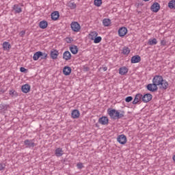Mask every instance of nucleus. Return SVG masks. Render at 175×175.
Wrapping results in <instances>:
<instances>
[{
    "label": "nucleus",
    "instance_id": "obj_1",
    "mask_svg": "<svg viewBox=\"0 0 175 175\" xmlns=\"http://www.w3.org/2000/svg\"><path fill=\"white\" fill-rule=\"evenodd\" d=\"M152 81V83H149L146 85V90L150 92H157L158 91V87L163 81V77L161 75H155Z\"/></svg>",
    "mask_w": 175,
    "mask_h": 175
},
{
    "label": "nucleus",
    "instance_id": "obj_2",
    "mask_svg": "<svg viewBox=\"0 0 175 175\" xmlns=\"http://www.w3.org/2000/svg\"><path fill=\"white\" fill-rule=\"evenodd\" d=\"M143 102V94L141 93H137L134 98L132 103L133 105H140Z\"/></svg>",
    "mask_w": 175,
    "mask_h": 175
},
{
    "label": "nucleus",
    "instance_id": "obj_3",
    "mask_svg": "<svg viewBox=\"0 0 175 175\" xmlns=\"http://www.w3.org/2000/svg\"><path fill=\"white\" fill-rule=\"evenodd\" d=\"M117 142L118 143H119V144H122V146H124V144H126V142H128V139L125 135L121 134L117 137Z\"/></svg>",
    "mask_w": 175,
    "mask_h": 175
},
{
    "label": "nucleus",
    "instance_id": "obj_4",
    "mask_svg": "<svg viewBox=\"0 0 175 175\" xmlns=\"http://www.w3.org/2000/svg\"><path fill=\"white\" fill-rule=\"evenodd\" d=\"M24 144L25 146V148H33L36 146L35 142H33V139H26L24 141Z\"/></svg>",
    "mask_w": 175,
    "mask_h": 175
},
{
    "label": "nucleus",
    "instance_id": "obj_5",
    "mask_svg": "<svg viewBox=\"0 0 175 175\" xmlns=\"http://www.w3.org/2000/svg\"><path fill=\"white\" fill-rule=\"evenodd\" d=\"M142 98L144 103H148V102H150L152 99V94L150 93H145L142 94Z\"/></svg>",
    "mask_w": 175,
    "mask_h": 175
},
{
    "label": "nucleus",
    "instance_id": "obj_6",
    "mask_svg": "<svg viewBox=\"0 0 175 175\" xmlns=\"http://www.w3.org/2000/svg\"><path fill=\"white\" fill-rule=\"evenodd\" d=\"M160 10L161 5H159L158 2H154L150 7V10L153 12V13H158Z\"/></svg>",
    "mask_w": 175,
    "mask_h": 175
},
{
    "label": "nucleus",
    "instance_id": "obj_7",
    "mask_svg": "<svg viewBox=\"0 0 175 175\" xmlns=\"http://www.w3.org/2000/svg\"><path fill=\"white\" fill-rule=\"evenodd\" d=\"M70 27L74 32H79L81 28L80 24H79L77 22H72Z\"/></svg>",
    "mask_w": 175,
    "mask_h": 175
},
{
    "label": "nucleus",
    "instance_id": "obj_8",
    "mask_svg": "<svg viewBox=\"0 0 175 175\" xmlns=\"http://www.w3.org/2000/svg\"><path fill=\"white\" fill-rule=\"evenodd\" d=\"M118 33L120 38H124L128 33V29L125 27H122L118 29Z\"/></svg>",
    "mask_w": 175,
    "mask_h": 175
},
{
    "label": "nucleus",
    "instance_id": "obj_9",
    "mask_svg": "<svg viewBox=\"0 0 175 175\" xmlns=\"http://www.w3.org/2000/svg\"><path fill=\"white\" fill-rule=\"evenodd\" d=\"M117 109L113 108L107 109V114L111 118V120H116V113Z\"/></svg>",
    "mask_w": 175,
    "mask_h": 175
},
{
    "label": "nucleus",
    "instance_id": "obj_10",
    "mask_svg": "<svg viewBox=\"0 0 175 175\" xmlns=\"http://www.w3.org/2000/svg\"><path fill=\"white\" fill-rule=\"evenodd\" d=\"M159 88L162 91H165V90L169 88V83L166 81V79H163L161 84L159 85Z\"/></svg>",
    "mask_w": 175,
    "mask_h": 175
},
{
    "label": "nucleus",
    "instance_id": "obj_11",
    "mask_svg": "<svg viewBox=\"0 0 175 175\" xmlns=\"http://www.w3.org/2000/svg\"><path fill=\"white\" fill-rule=\"evenodd\" d=\"M123 117H125V111L116 110L115 120H121Z\"/></svg>",
    "mask_w": 175,
    "mask_h": 175
},
{
    "label": "nucleus",
    "instance_id": "obj_12",
    "mask_svg": "<svg viewBox=\"0 0 175 175\" xmlns=\"http://www.w3.org/2000/svg\"><path fill=\"white\" fill-rule=\"evenodd\" d=\"M98 122L101 125H109V118L107 116H102L98 118Z\"/></svg>",
    "mask_w": 175,
    "mask_h": 175
},
{
    "label": "nucleus",
    "instance_id": "obj_13",
    "mask_svg": "<svg viewBox=\"0 0 175 175\" xmlns=\"http://www.w3.org/2000/svg\"><path fill=\"white\" fill-rule=\"evenodd\" d=\"M21 91L23 92V94H28V92L31 91V85H29L28 83L23 85L21 86Z\"/></svg>",
    "mask_w": 175,
    "mask_h": 175
},
{
    "label": "nucleus",
    "instance_id": "obj_14",
    "mask_svg": "<svg viewBox=\"0 0 175 175\" xmlns=\"http://www.w3.org/2000/svg\"><path fill=\"white\" fill-rule=\"evenodd\" d=\"M142 61V57L139 55H134L131 57V64H139Z\"/></svg>",
    "mask_w": 175,
    "mask_h": 175
},
{
    "label": "nucleus",
    "instance_id": "obj_15",
    "mask_svg": "<svg viewBox=\"0 0 175 175\" xmlns=\"http://www.w3.org/2000/svg\"><path fill=\"white\" fill-rule=\"evenodd\" d=\"M50 55L52 59H57V58H58V55H59V52H58L57 49H53L51 51Z\"/></svg>",
    "mask_w": 175,
    "mask_h": 175
},
{
    "label": "nucleus",
    "instance_id": "obj_16",
    "mask_svg": "<svg viewBox=\"0 0 175 175\" xmlns=\"http://www.w3.org/2000/svg\"><path fill=\"white\" fill-rule=\"evenodd\" d=\"M63 59H65V61H69L72 59V54L70 52H69V51H66L63 53Z\"/></svg>",
    "mask_w": 175,
    "mask_h": 175
},
{
    "label": "nucleus",
    "instance_id": "obj_17",
    "mask_svg": "<svg viewBox=\"0 0 175 175\" xmlns=\"http://www.w3.org/2000/svg\"><path fill=\"white\" fill-rule=\"evenodd\" d=\"M72 73V68L70 66H66L63 68V74L64 76H69Z\"/></svg>",
    "mask_w": 175,
    "mask_h": 175
},
{
    "label": "nucleus",
    "instance_id": "obj_18",
    "mask_svg": "<svg viewBox=\"0 0 175 175\" xmlns=\"http://www.w3.org/2000/svg\"><path fill=\"white\" fill-rule=\"evenodd\" d=\"M12 10H14L15 14H20L23 12V8L18 4H14L12 7Z\"/></svg>",
    "mask_w": 175,
    "mask_h": 175
},
{
    "label": "nucleus",
    "instance_id": "obj_19",
    "mask_svg": "<svg viewBox=\"0 0 175 175\" xmlns=\"http://www.w3.org/2000/svg\"><path fill=\"white\" fill-rule=\"evenodd\" d=\"M51 20L53 21H57L59 18V12L58 11H55L51 13Z\"/></svg>",
    "mask_w": 175,
    "mask_h": 175
},
{
    "label": "nucleus",
    "instance_id": "obj_20",
    "mask_svg": "<svg viewBox=\"0 0 175 175\" xmlns=\"http://www.w3.org/2000/svg\"><path fill=\"white\" fill-rule=\"evenodd\" d=\"M38 26L41 29H46L49 27V23L46 21H41Z\"/></svg>",
    "mask_w": 175,
    "mask_h": 175
},
{
    "label": "nucleus",
    "instance_id": "obj_21",
    "mask_svg": "<svg viewBox=\"0 0 175 175\" xmlns=\"http://www.w3.org/2000/svg\"><path fill=\"white\" fill-rule=\"evenodd\" d=\"M72 118L77 119L80 117V111L78 109H73L71 113Z\"/></svg>",
    "mask_w": 175,
    "mask_h": 175
},
{
    "label": "nucleus",
    "instance_id": "obj_22",
    "mask_svg": "<svg viewBox=\"0 0 175 175\" xmlns=\"http://www.w3.org/2000/svg\"><path fill=\"white\" fill-rule=\"evenodd\" d=\"M2 46L4 51H9V50L12 49V45L10 44V43H9V42H3Z\"/></svg>",
    "mask_w": 175,
    "mask_h": 175
},
{
    "label": "nucleus",
    "instance_id": "obj_23",
    "mask_svg": "<svg viewBox=\"0 0 175 175\" xmlns=\"http://www.w3.org/2000/svg\"><path fill=\"white\" fill-rule=\"evenodd\" d=\"M70 51H71L72 54L76 55V54L79 53V47H77V46L76 45L72 44L70 46Z\"/></svg>",
    "mask_w": 175,
    "mask_h": 175
},
{
    "label": "nucleus",
    "instance_id": "obj_24",
    "mask_svg": "<svg viewBox=\"0 0 175 175\" xmlns=\"http://www.w3.org/2000/svg\"><path fill=\"white\" fill-rule=\"evenodd\" d=\"M128 71H129L128 68L125 66H122L119 68V74H120L121 76H124L126 75V73H128Z\"/></svg>",
    "mask_w": 175,
    "mask_h": 175
},
{
    "label": "nucleus",
    "instance_id": "obj_25",
    "mask_svg": "<svg viewBox=\"0 0 175 175\" xmlns=\"http://www.w3.org/2000/svg\"><path fill=\"white\" fill-rule=\"evenodd\" d=\"M42 55H43V52L42 51L36 52L33 56V61H38V59H39Z\"/></svg>",
    "mask_w": 175,
    "mask_h": 175
},
{
    "label": "nucleus",
    "instance_id": "obj_26",
    "mask_svg": "<svg viewBox=\"0 0 175 175\" xmlns=\"http://www.w3.org/2000/svg\"><path fill=\"white\" fill-rule=\"evenodd\" d=\"M55 154L56 157H62V155H64V150H62V148H57L55 150Z\"/></svg>",
    "mask_w": 175,
    "mask_h": 175
},
{
    "label": "nucleus",
    "instance_id": "obj_27",
    "mask_svg": "<svg viewBox=\"0 0 175 175\" xmlns=\"http://www.w3.org/2000/svg\"><path fill=\"white\" fill-rule=\"evenodd\" d=\"M103 25L104 27H110L111 25V20L110 18H104L103 20Z\"/></svg>",
    "mask_w": 175,
    "mask_h": 175
},
{
    "label": "nucleus",
    "instance_id": "obj_28",
    "mask_svg": "<svg viewBox=\"0 0 175 175\" xmlns=\"http://www.w3.org/2000/svg\"><path fill=\"white\" fill-rule=\"evenodd\" d=\"M9 95L11 98H17L18 96V93L14 90V89H12L9 91Z\"/></svg>",
    "mask_w": 175,
    "mask_h": 175
},
{
    "label": "nucleus",
    "instance_id": "obj_29",
    "mask_svg": "<svg viewBox=\"0 0 175 175\" xmlns=\"http://www.w3.org/2000/svg\"><path fill=\"white\" fill-rule=\"evenodd\" d=\"M131 53V49L128 46H124L122 48V54L124 55H128Z\"/></svg>",
    "mask_w": 175,
    "mask_h": 175
},
{
    "label": "nucleus",
    "instance_id": "obj_30",
    "mask_svg": "<svg viewBox=\"0 0 175 175\" xmlns=\"http://www.w3.org/2000/svg\"><path fill=\"white\" fill-rule=\"evenodd\" d=\"M157 43H158V40H157V38H150L148 41V44L149 46H154V44H157Z\"/></svg>",
    "mask_w": 175,
    "mask_h": 175
},
{
    "label": "nucleus",
    "instance_id": "obj_31",
    "mask_svg": "<svg viewBox=\"0 0 175 175\" xmlns=\"http://www.w3.org/2000/svg\"><path fill=\"white\" fill-rule=\"evenodd\" d=\"M98 36V32L96 31H92L90 32V33L89 34V38L91 40H94V39Z\"/></svg>",
    "mask_w": 175,
    "mask_h": 175
},
{
    "label": "nucleus",
    "instance_id": "obj_32",
    "mask_svg": "<svg viewBox=\"0 0 175 175\" xmlns=\"http://www.w3.org/2000/svg\"><path fill=\"white\" fill-rule=\"evenodd\" d=\"M67 6L70 8L72 10L76 9L77 8V5L75 3H72L71 1L68 2L67 4Z\"/></svg>",
    "mask_w": 175,
    "mask_h": 175
},
{
    "label": "nucleus",
    "instance_id": "obj_33",
    "mask_svg": "<svg viewBox=\"0 0 175 175\" xmlns=\"http://www.w3.org/2000/svg\"><path fill=\"white\" fill-rule=\"evenodd\" d=\"M168 8L175 10V0L170 1V2L168 3Z\"/></svg>",
    "mask_w": 175,
    "mask_h": 175
},
{
    "label": "nucleus",
    "instance_id": "obj_34",
    "mask_svg": "<svg viewBox=\"0 0 175 175\" xmlns=\"http://www.w3.org/2000/svg\"><path fill=\"white\" fill-rule=\"evenodd\" d=\"M102 3H103L102 0H94V5L95 6H96L97 8H99L100 6H101Z\"/></svg>",
    "mask_w": 175,
    "mask_h": 175
},
{
    "label": "nucleus",
    "instance_id": "obj_35",
    "mask_svg": "<svg viewBox=\"0 0 175 175\" xmlns=\"http://www.w3.org/2000/svg\"><path fill=\"white\" fill-rule=\"evenodd\" d=\"M8 107H10L9 105H7V104H0V110H8Z\"/></svg>",
    "mask_w": 175,
    "mask_h": 175
},
{
    "label": "nucleus",
    "instance_id": "obj_36",
    "mask_svg": "<svg viewBox=\"0 0 175 175\" xmlns=\"http://www.w3.org/2000/svg\"><path fill=\"white\" fill-rule=\"evenodd\" d=\"M93 40H94V43H96V44L100 43V42H102V37L96 36Z\"/></svg>",
    "mask_w": 175,
    "mask_h": 175
},
{
    "label": "nucleus",
    "instance_id": "obj_37",
    "mask_svg": "<svg viewBox=\"0 0 175 175\" xmlns=\"http://www.w3.org/2000/svg\"><path fill=\"white\" fill-rule=\"evenodd\" d=\"M133 100V97L132 96H129L125 98V102L129 103V102H132Z\"/></svg>",
    "mask_w": 175,
    "mask_h": 175
},
{
    "label": "nucleus",
    "instance_id": "obj_38",
    "mask_svg": "<svg viewBox=\"0 0 175 175\" xmlns=\"http://www.w3.org/2000/svg\"><path fill=\"white\" fill-rule=\"evenodd\" d=\"M20 72H21V73H28V69H27L24 67H21Z\"/></svg>",
    "mask_w": 175,
    "mask_h": 175
},
{
    "label": "nucleus",
    "instance_id": "obj_39",
    "mask_svg": "<svg viewBox=\"0 0 175 175\" xmlns=\"http://www.w3.org/2000/svg\"><path fill=\"white\" fill-rule=\"evenodd\" d=\"M66 43L70 44L73 42V38H72V37H67L66 38Z\"/></svg>",
    "mask_w": 175,
    "mask_h": 175
},
{
    "label": "nucleus",
    "instance_id": "obj_40",
    "mask_svg": "<svg viewBox=\"0 0 175 175\" xmlns=\"http://www.w3.org/2000/svg\"><path fill=\"white\" fill-rule=\"evenodd\" d=\"M77 169H79V170H81V169H82L83 167H84V165L82 164V163H78L77 164Z\"/></svg>",
    "mask_w": 175,
    "mask_h": 175
},
{
    "label": "nucleus",
    "instance_id": "obj_41",
    "mask_svg": "<svg viewBox=\"0 0 175 175\" xmlns=\"http://www.w3.org/2000/svg\"><path fill=\"white\" fill-rule=\"evenodd\" d=\"M167 43V42L166 41V40H165V38H163L161 40V46H166V44Z\"/></svg>",
    "mask_w": 175,
    "mask_h": 175
},
{
    "label": "nucleus",
    "instance_id": "obj_42",
    "mask_svg": "<svg viewBox=\"0 0 175 175\" xmlns=\"http://www.w3.org/2000/svg\"><path fill=\"white\" fill-rule=\"evenodd\" d=\"M41 59H47V53H42V55L40 57Z\"/></svg>",
    "mask_w": 175,
    "mask_h": 175
},
{
    "label": "nucleus",
    "instance_id": "obj_43",
    "mask_svg": "<svg viewBox=\"0 0 175 175\" xmlns=\"http://www.w3.org/2000/svg\"><path fill=\"white\" fill-rule=\"evenodd\" d=\"M6 165L5 163H0V170H5Z\"/></svg>",
    "mask_w": 175,
    "mask_h": 175
},
{
    "label": "nucleus",
    "instance_id": "obj_44",
    "mask_svg": "<svg viewBox=\"0 0 175 175\" xmlns=\"http://www.w3.org/2000/svg\"><path fill=\"white\" fill-rule=\"evenodd\" d=\"M19 35L21 38H23L24 36V35H25V31H21L20 33H19Z\"/></svg>",
    "mask_w": 175,
    "mask_h": 175
},
{
    "label": "nucleus",
    "instance_id": "obj_45",
    "mask_svg": "<svg viewBox=\"0 0 175 175\" xmlns=\"http://www.w3.org/2000/svg\"><path fill=\"white\" fill-rule=\"evenodd\" d=\"M90 68L87 66H83V71L84 72H89Z\"/></svg>",
    "mask_w": 175,
    "mask_h": 175
},
{
    "label": "nucleus",
    "instance_id": "obj_46",
    "mask_svg": "<svg viewBox=\"0 0 175 175\" xmlns=\"http://www.w3.org/2000/svg\"><path fill=\"white\" fill-rule=\"evenodd\" d=\"M103 70H104V72H106V70H107V67L106 66L103 67Z\"/></svg>",
    "mask_w": 175,
    "mask_h": 175
},
{
    "label": "nucleus",
    "instance_id": "obj_47",
    "mask_svg": "<svg viewBox=\"0 0 175 175\" xmlns=\"http://www.w3.org/2000/svg\"><path fill=\"white\" fill-rule=\"evenodd\" d=\"M0 92H1V94H5V90H0Z\"/></svg>",
    "mask_w": 175,
    "mask_h": 175
},
{
    "label": "nucleus",
    "instance_id": "obj_48",
    "mask_svg": "<svg viewBox=\"0 0 175 175\" xmlns=\"http://www.w3.org/2000/svg\"><path fill=\"white\" fill-rule=\"evenodd\" d=\"M172 159H173L174 162H175V154L172 157Z\"/></svg>",
    "mask_w": 175,
    "mask_h": 175
},
{
    "label": "nucleus",
    "instance_id": "obj_49",
    "mask_svg": "<svg viewBox=\"0 0 175 175\" xmlns=\"http://www.w3.org/2000/svg\"><path fill=\"white\" fill-rule=\"evenodd\" d=\"M95 125H96V128H99V124H98V123H96Z\"/></svg>",
    "mask_w": 175,
    "mask_h": 175
},
{
    "label": "nucleus",
    "instance_id": "obj_50",
    "mask_svg": "<svg viewBox=\"0 0 175 175\" xmlns=\"http://www.w3.org/2000/svg\"><path fill=\"white\" fill-rule=\"evenodd\" d=\"M143 1H144L145 2H148V1L150 0H143Z\"/></svg>",
    "mask_w": 175,
    "mask_h": 175
}]
</instances>
